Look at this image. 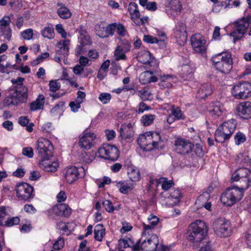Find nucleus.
<instances>
[{"mask_svg": "<svg viewBox=\"0 0 251 251\" xmlns=\"http://www.w3.org/2000/svg\"><path fill=\"white\" fill-rule=\"evenodd\" d=\"M212 65L222 73L228 74L232 69V58L230 52H222L213 55L211 59Z\"/></svg>", "mask_w": 251, "mask_h": 251, "instance_id": "nucleus-1", "label": "nucleus"}, {"mask_svg": "<svg viewBox=\"0 0 251 251\" xmlns=\"http://www.w3.org/2000/svg\"><path fill=\"white\" fill-rule=\"evenodd\" d=\"M207 232L205 223L201 220H197L190 225L187 238L189 241L199 243L204 239Z\"/></svg>", "mask_w": 251, "mask_h": 251, "instance_id": "nucleus-2", "label": "nucleus"}, {"mask_svg": "<svg viewBox=\"0 0 251 251\" xmlns=\"http://www.w3.org/2000/svg\"><path fill=\"white\" fill-rule=\"evenodd\" d=\"M244 189L237 187L227 188L221 196V201L224 205L230 206L241 200L244 195Z\"/></svg>", "mask_w": 251, "mask_h": 251, "instance_id": "nucleus-3", "label": "nucleus"}, {"mask_svg": "<svg viewBox=\"0 0 251 251\" xmlns=\"http://www.w3.org/2000/svg\"><path fill=\"white\" fill-rule=\"evenodd\" d=\"M234 122L233 120L225 122L222 126L216 130L215 136L217 142L223 143L230 138L236 127Z\"/></svg>", "mask_w": 251, "mask_h": 251, "instance_id": "nucleus-4", "label": "nucleus"}, {"mask_svg": "<svg viewBox=\"0 0 251 251\" xmlns=\"http://www.w3.org/2000/svg\"><path fill=\"white\" fill-rule=\"evenodd\" d=\"M251 20L250 16L243 17L237 20L234 23L233 30L230 35L233 37V43H235L237 40L241 39L245 35Z\"/></svg>", "mask_w": 251, "mask_h": 251, "instance_id": "nucleus-5", "label": "nucleus"}, {"mask_svg": "<svg viewBox=\"0 0 251 251\" xmlns=\"http://www.w3.org/2000/svg\"><path fill=\"white\" fill-rule=\"evenodd\" d=\"M36 151L42 159L49 160L53 156V147L47 139L40 138L36 143Z\"/></svg>", "mask_w": 251, "mask_h": 251, "instance_id": "nucleus-6", "label": "nucleus"}, {"mask_svg": "<svg viewBox=\"0 0 251 251\" xmlns=\"http://www.w3.org/2000/svg\"><path fill=\"white\" fill-rule=\"evenodd\" d=\"M212 226L214 233L219 237H226L230 234V223L225 218L216 219L213 222Z\"/></svg>", "mask_w": 251, "mask_h": 251, "instance_id": "nucleus-7", "label": "nucleus"}, {"mask_svg": "<svg viewBox=\"0 0 251 251\" xmlns=\"http://www.w3.org/2000/svg\"><path fill=\"white\" fill-rule=\"evenodd\" d=\"M232 96L236 99H246L251 97V84L242 81L234 85L231 89Z\"/></svg>", "mask_w": 251, "mask_h": 251, "instance_id": "nucleus-8", "label": "nucleus"}, {"mask_svg": "<svg viewBox=\"0 0 251 251\" xmlns=\"http://www.w3.org/2000/svg\"><path fill=\"white\" fill-rule=\"evenodd\" d=\"M99 156L112 161L117 160L119 156V151L114 145L104 144L98 151Z\"/></svg>", "mask_w": 251, "mask_h": 251, "instance_id": "nucleus-9", "label": "nucleus"}, {"mask_svg": "<svg viewBox=\"0 0 251 251\" xmlns=\"http://www.w3.org/2000/svg\"><path fill=\"white\" fill-rule=\"evenodd\" d=\"M231 179L234 181H238L241 180L245 183L241 189L244 190L247 189L251 184V172L246 168H240L235 170L232 174Z\"/></svg>", "mask_w": 251, "mask_h": 251, "instance_id": "nucleus-10", "label": "nucleus"}, {"mask_svg": "<svg viewBox=\"0 0 251 251\" xmlns=\"http://www.w3.org/2000/svg\"><path fill=\"white\" fill-rule=\"evenodd\" d=\"M16 191L17 196L21 200L29 201L34 197L33 187L27 183L17 184Z\"/></svg>", "mask_w": 251, "mask_h": 251, "instance_id": "nucleus-11", "label": "nucleus"}, {"mask_svg": "<svg viewBox=\"0 0 251 251\" xmlns=\"http://www.w3.org/2000/svg\"><path fill=\"white\" fill-rule=\"evenodd\" d=\"M175 150L180 154L185 155L191 152L194 145L189 140L177 138L175 141Z\"/></svg>", "mask_w": 251, "mask_h": 251, "instance_id": "nucleus-12", "label": "nucleus"}, {"mask_svg": "<svg viewBox=\"0 0 251 251\" xmlns=\"http://www.w3.org/2000/svg\"><path fill=\"white\" fill-rule=\"evenodd\" d=\"M182 5L179 0H166L165 2V10L167 14L170 16H175L181 12Z\"/></svg>", "mask_w": 251, "mask_h": 251, "instance_id": "nucleus-13", "label": "nucleus"}, {"mask_svg": "<svg viewBox=\"0 0 251 251\" xmlns=\"http://www.w3.org/2000/svg\"><path fill=\"white\" fill-rule=\"evenodd\" d=\"M237 115L244 120L251 118V102L246 101L241 102L236 107Z\"/></svg>", "mask_w": 251, "mask_h": 251, "instance_id": "nucleus-14", "label": "nucleus"}, {"mask_svg": "<svg viewBox=\"0 0 251 251\" xmlns=\"http://www.w3.org/2000/svg\"><path fill=\"white\" fill-rule=\"evenodd\" d=\"M191 43L194 50L198 53H203L206 50V41L199 34L192 35Z\"/></svg>", "mask_w": 251, "mask_h": 251, "instance_id": "nucleus-15", "label": "nucleus"}, {"mask_svg": "<svg viewBox=\"0 0 251 251\" xmlns=\"http://www.w3.org/2000/svg\"><path fill=\"white\" fill-rule=\"evenodd\" d=\"M9 91H11L13 94H15L19 101L22 102L26 101L28 97L27 89L24 85H16L13 88H11Z\"/></svg>", "mask_w": 251, "mask_h": 251, "instance_id": "nucleus-16", "label": "nucleus"}, {"mask_svg": "<svg viewBox=\"0 0 251 251\" xmlns=\"http://www.w3.org/2000/svg\"><path fill=\"white\" fill-rule=\"evenodd\" d=\"M51 212L56 216L68 217L72 212V210L65 203H60L53 206L50 210Z\"/></svg>", "mask_w": 251, "mask_h": 251, "instance_id": "nucleus-17", "label": "nucleus"}, {"mask_svg": "<svg viewBox=\"0 0 251 251\" xmlns=\"http://www.w3.org/2000/svg\"><path fill=\"white\" fill-rule=\"evenodd\" d=\"M96 139V135L93 133H87L80 138L79 145L85 150L90 149L92 145L93 142Z\"/></svg>", "mask_w": 251, "mask_h": 251, "instance_id": "nucleus-18", "label": "nucleus"}, {"mask_svg": "<svg viewBox=\"0 0 251 251\" xmlns=\"http://www.w3.org/2000/svg\"><path fill=\"white\" fill-rule=\"evenodd\" d=\"M157 238L156 235H153L147 241L145 240L141 244V250L145 251H155L158 245Z\"/></svg>", "mask_w": 251, "mask_h": 251, "instance_id": "nucleus-19", "label": "nucleus"}, {"mask_svg": "<svg viewBox=\"0 0 251 251\" xmlns=\"http://www.w3.org/2000/svg\"><path fill=\"white\" fill-rule=\"evenodd\" d=\"M224 105L219 101H216L209 107V114L214 118H217L222 115L225 111Z\"/></svg>", "mask_w": 251, "mask_h": 251, "instance_id": "nucleus-20", "label": "nucleus"}, {"mask_svg": "<svg viewBox=\"0 0 251 251\" xmlns=\"http://www.w3.org/2000/svg\"><path fill=\"white\" fill-rule=\"evenodd\" d=\"M79 175L78 169L75 166L68 168L65 175V177L69 183H73L76 181Z\"/></svg>", "mask_w": 251, "mask_h": 251, "instance_id": "nucleus-21", "label": "nucleus"}, {"mask_svg": "<svg viewBox=\"0 0 251 251\" xmlns=\"http://www.w3.org/2000/svg\"><path fill=\"white\" fill-rule=\"evenodd\" d=\"M49 160L42 159L39 162V166L41 168L46 172H55L58 167V163L53 162L50 163Z\"/></svg>", "mask_w": 251, "mask_h": 251, "instance_id": "nucleus-22", "label": "nucleus"}, {"mask_svg": "<svg viewBox=\"0 0 251 251\" xmlns=\"http://www.w3.org/2000/svg\"><path fill=\"white\" fill-rule=\"evenodd\" d=\"M127 174L131 181H137L140 179V174L138 169L135 166H128L127 167Z\"/></svg>", "mask_w": 251, "mask_h": 251, "instance_id": "nucleus-23", "label": "nucleus"}, {"mask_svg": "<svg viewBox=\"0 0 251 251\" xmlns=\"http://www.w3.org/2000/svg\"><path fill=\"white\" fill-rule=\"evenodd\" d=\"M148 220L149 221V224L147 225L145 223H143V224L144 227L143 234H144L146 230L153 229L159 221V219L156 216L154 215H151V217H149Z\"/></svg>", "mask_w": 251, "mask_h": 251, "instance_id": "nucleus-24", "label": "nucleus"}, {"mask_svg": "<svg viewBox=\"0 0 251 251\" xmlns=\"http://www.w3.org/2000/svg\"><path fill=\"white\" fill-rule=\"evenodd\" d=\"M70 41L69 40H64L57 43V47L59 50H56L58 54H63L65 55L68 54L69 51V45Z\"/></svg>", "mask_w": 251, "mask_h": 251, "instance_id": "nucleus-25", "label": "nucleus"}, {"mask_svg": "<svg viewBox=\"0 0 251 251\" xmlns=\"http://www.w3.org/2000/svg\"><path fill=\"white\" fill-rule=\"evenodd\" d=\"M45 102V97L40 95L35 101L30 103V109L31 111H35L43 108Z\"/></svg>", "mask_w": 251, "mask_h": 251, "instance_id": "nucleus-26", "label": "nucleus"}, {"mask_svg": "<svg viewBox=\"0 0 251 251\" xmlns=\"http://www.w3.org/2000/svg\"><path fill=\"white\" fill-rule=\"evenodd\" d=\"M105 229L101 224L96 225L94 228L95 239L99 241H102V239L105 234Z\"/></svg>", "mask_w": 251, "mask_h": 251, "instance_id": "nucleus-27", "label": "nucleus"}, {"mask_svg": "<svg viewBox=\"0 0 251 251\" xmlns=\"http://www.w3.org/2000/svg\"><path fill=\"white\" fill-rule=\"evenodd\" d=\"M212 93L211 85L208 83H205L202 85L198 93L201 99H204L210 96Z\"/></svg>", "mask_w": 251, "mask_h": 251, "instance_id": "nucleus-28", "label": "nucleus"}, {"mask_svg": "<svg viewBox=\"0 0 251 251\" xmlns=\"http://www.w3.org/2000/svg\"><path fill=\"white\" fill-rule=\"evenodd\" d=\"M161 36L162 37V39L158 40L156 37H154L151 35H144V36L143 41L147 43L151 44L155 43L159 44L160 43L161 44H162L163 46H165V44L164 43V41L165 39L166 38L165 34H162Z\"/></svg>", "mask_w": 251, "mask_h": 251, "instance_id": "nucleus-29", "label": "nucleus"}, {"mask_svg": "<svg viewBox=\"0 0 251 251\" xmlns=\"http://www.w3.org/2000/svg\"><path fill=\"white\" fill-rule=\"evenodd\" d=\"M128 11L130 13L131 18L133 21L137 20V16H140V13L138 9V5L135 2H130L128 5Z\"/></svg>", "mask_w": 251, "mask_h": 251, "instance_id": "nucleus-30", "label": "nucleus"}, {"mask_svg": "<svg viewBox=\"0 0 251 251\" xmlns=\"http://www.w3.org/2000/svg\"><path fill=\"white\" fill-rule=\"evenodd\" d=\"M211 187H208V190L204 192L201 195L197 200L195 205L199 206L200 204H201V203H203L208 201L210 197V192Z\"/></svg>", "mask_w": 251, "mask_h": 251, "instance_id": "nucleus-31", "label": "nucleus"}, {"mask_svg": "<svg viewBox=\"0 0 251 251\" xmlns=\"http://www.w3.org/2000/svg\"><path fill=\"white\" fill-rule=\"evenodd\" d=\"M19 102L18 98L11 91H9L8 96L4 100V104L6 105H16Z\"/></svg>", "mask_w": 251, "mask_h": 251, "instance_id": "nucleus-32", "label": "nucleus"}, {"mask_svg": "<svg viewBox=\"0 0 251 251\" xmlns=\"http://www.w3.org/2000/svg\"><path fill=\"white\" fill-rule=\"evenodd\" d=\"M119 132L120 133V137L122 139H130L133 136V134H132L130 129L126 126H122L119 129Z\"/></svg>", "mask_w": 251, "mask_h": 251, "instance_id": "nucleus-33", "label": "nucleus"}, {"mask_svg": "<svg viewBox=\"0 0 251 251\" xmlns=\"http://www.w3.org/2000/svg\"><path fill=\"white\" fill-rule=\"evenodd\" d=\"M156 181L158 183H161L163 190L167 191L174 185V183L171 180H168L166 177H160L156 179Z\"/></svg>", "mask_w": 251, "mask_h": 251, "instance_id": "nucleus-34", "label": "nucleus"}, {"mask_svg": "<svg viewBox=\"0 0 251 251\" xmlns=\"http://www.w3.org/2000/svg\"><path fill=\"white\" fill-rule=\"evenodd\" d=\"M117 27L116 23L109 24L106 28L105 34H99L98 36L101 38H106L109 35H113Z\"/></svg>", "mask_w": 251, "mask_h": 251, "instance_id": "nucleus-35", "label": "nucleus"}, {"mask_svg": "<svg viewBox=\"0 0 251 251\" xmlns=\"http://www.w3.org/2000/svg\"><path fill=\"white\" fill-rule=\"evenodd\" d=\"M57 12L60 18L64 19L70 18L72 15L69 10L65 6L60 7Z\"/></svg>", "mask_w": 251, "mask_h": 251, "instance_id": "nucleus-36", "label": "nucleus"}, {"mask_svg": "<svg viewBox=\"0 0 251 251\" xmlns=\"http://www.w3.org/2000/svg\"><path fill=\"white\" fill-rule=\"evenodd\" d=\"M171 114L174 117L176 120L184 119L185 116L183 114L180 109L178 107L173 106L171 109Z\"/></svg>", "mask_w": 251, "mask_h": 251, "instance_id": "nucleus-37", "label": "nucleus"}, {"mask_svg": "<svg viewBox=\"0 0 251 251\" xmlns=\"http://www.w3.org/2000/svg\"><path fill=\"white\" fill-rule=\"evenodd\" d=\"M155 116L152 114L144 115L141 120L142 124L145 126H149L153 123Z\"/></svg>", "mask_w": 251, "mask_h": 251, "instance_id": "nucleus-38", "label": "nucleus"}, {"mask_svg": "<svg viewBox=\"0 0 251 251\" xmlns=\"http://www.w3.org/2000/svg\"><path fill=\"white\" fill-rule=\"evenodd\" d=\"M119 245L123 248L128 247L131 248L133 246V242L128 237L126 238L120 239L119 241Z\"/></svg>", "mask_w": 251, "mask_h": 251, "instance_id": "nucleus-39", "label": "nucleus"}, {"mask_svg": "<svg viewBox=\"0 0 251 251\" xmlns=\"http://www.w3.org/2000/svg\"><path fill=\"white\" fill-rule=\"evenodd\" d=\"M130 44L127 40H124L122 42L121 44L118 46L116 48V52H118L119 49L123 50V51L127 52L130 50Z\"/></svg>", "mask_w": 251, "mask_h": 251, "instance_id": "nucleus-40", "label": "nucleus"}, {"mask_svg": "<svg viewBox=\"0 0 251 251\" xmlns=\"http://www.w3.org/2000/svg\"><path fill=\"white\" fill-rule=\"evenodd\" d=\"M42 35L45 38L49 39L54 37V29L51 27H46L42 31Z\"/></svg>", "mask_w": 251, "mask_h": 251, "instance_id": "nucleus-41", "label": "nucleus"}, {"mask_svg": "<svg viewBox=\"0 0 251 251\" xmlns=\"http://www.w3.org/2000/svg\"><path fill=\"white\" fill-rule=\"evenodd\" d=\"M246 140L245 135L241 132H237L234 136L235 143L237 145L245 142Z\"/></svg>", "mask_w": 251, "mask_h": 251, "instance_id": "nucleus-42", "label": "nucleus"}, {"mask_svg": "<svg viewBox=\"0 0 251 251\" xmlns=\"http://www.w3.org/2000/svg\"><path fill=\"white\" fill-rule=\"evenodd\" d=\"M147 134V132H146L144 134L141 135L138 138V144L141 146H148L150 144V143H147V140H150V139H148Z\"/></svg>", "mask_w": 251, "mask_h": 251, "instance_id": "nucleus-43", "label": "nucleus"}, {"mask_svg": "<svg viewBox=\"0 0 251 251\" xmlns=\"http://www.w3.org/2000/svg\"><path fill=\"white\" fill-rule=\"evenodd\" d=\"M49 56V53L48 52H44L39 55L35 60H33L31 62V65L33 66H35L39 64L41 62L43 61L44 59H45Z\"/></svg>", "mask_w": 251, "mask_h": 251, "instance_id": "nucleus-44", "label": "nucleus"}, {"mask_svg": "<svg viewBox=\"0 0 251 251\" xmlns=\"http://www.w3.org/2000/svg\"><path fill=\"white\" fill-rule=\"evenodd\" d=\"M182 32H187L186 27L185 23L180 22L177 24L175 33L179 34Z\"/></svg>", "mask_w": 251, "mask_h": 251, "instance_id": "nucleus-45", "label": "nucleus"}, {"mask_svg": "<svg viewBox=\"0 0 251 251\" xmlns=\"http://www.w3.org/2000/svg\"><path fill=\"white\" fill-rule=\"evenodd\" d=\"M176 38L180 44H184L186 42L187 39V32H182L179 34H175Z\"/></svg>", "mask_w": 251, "mask_h": 251, "instance_id": "nucleus-46", "label": "nucleus"}, {"mask_svg": "<svg viewBox=\"0 0 251 251\" xmlns=\"http://www.w3.org/2000/svg\"><path fill=\"white\" fill-rule=\"evenodd\" d=\"M0 31L2 33V35H3L5 38L9 41L11 37V29L10 27H0Z\"/></svg>", "mask_w": 251, "mask_h": 251, "instance_id": "nucleus-47", "label": "nucleus"}, {"mask_svg": "<svg viewBox=\"0 0 251 251\" xmlns=\"http://www.w3.org/2000/svg\"><path fill=\"white\" fill-rule=\"evenodd\" d=\"M147 134L148 139L152 141H161V136L159 132H148Z\"/></svg>", "mask_w": 251, "mask_h": 251, "instance_id": "nucleus-48", "label": "nucleus"}, {"mask_svg": "<svg viewBox=\"0 0 251 251\" xmlns=\"http://www.w3.org/2000/svg\"><path fill=\"white\" fill-rule=\"evenodd\" d=\"M133 189V185L131 183H126L124 185H122L119 188V191L122 194H126L129 190Z\"/></svg>", "mask_w": 251, "mask_h": 251, "instance_id": "nucleus-49", "label": "nucleus"}, {"mask_svg": "<svg viewBox=\"0 0 251 251\" xmlns=\"http://www.w3.org/2000/svg\"><path fill=\"white\" fill-rule=\"evenodd\" d=\"M223 2L225 4V8L232 7L233 6L238 7L240 4L239 0H226Z\"/></svg>", "mask_w": 251, "mask_h": 251, "instance_id": "nucleus-50", "label": "nucleus"}, {"mask_svg": "<svg viewBox=\"0 0 251 251\" xmlns=\"http://www.w3.org/2000/svg\"><path fill=\"white\" fill-rule=\"evenodd\" d=\"M111 96L109 93H104L100 95L99 99L103 104H106L110 101L111 100Z\"/></svg>", "mask_w": 251, "mask_h": 251, "instance_id": "nucleus-51", "label": "nucleus"}, {"mask_svg": "<svg viewBox=\"0 0 251 251\" xmlns=\"http://www.w3.org/2000/svg\"><path fill=\"white\" fill-rule=\"evenodd\" d=\"M151 109V107L149 106H148L145 103L141 102H140L136 109V112L138 114L143 113L145 111L149 110Z\"/></svg>", "mask_w": 251, "mask_h": 251, "instance_id": "nucleus-52", "label": "nucleus"}, {"mask_svg": "<svg viewBox=\"0 0 251 251\" xmlns=\"http://www.w3.org/2000/svg\"><path fill=\"white\" fill-rule=\"evenodd\" d=\"M102 205L105 210L108 212H112L114 210L112 202L109 200L104 201Z\"/></svg>", "mask_w": 251, "mask_h": 251, "instance_id": "nucleus-53", "label": "nucleus"}, {"mask_svg": "<svg viewBox=\"0 0 251 251\" xmlns=\"http://www.w3.org/2000/svg\"><path fill=\"white\" fill-rule=\"evenodd\" d=\"M50 90V91L55 92L59 90L60 87V84L57 82V80H51L49 83Z\"/></svg>", "mask_w": 251, "mask_h": 251, "instance_id": "nucleus-54", "label": "nucleus"}, {"mask_svg": "<svg viewBox=\"0 0 251 251\" xmlns=\"http://www.w3.org/2000/svg\"><path fill=\"white\" fill-rule=\"evenodd\" d=\"M33 30L31 28L27 29L22 32V36L24 39L30 40L33 37Z\"/></svg>", "mask_w": 251, "mask_h": 251, "instance_id": "nucleus-55", "label": "nucleus"}, {"mask_svg": "<svg viewBox=\"0 0 251 251\" xmlns=\"http://www.w3.org/2000/svg\"><path fill=\"white\" fill-rule=\"evenodd\" d=\"M64 246V239L62 238H59L58 240L53 244V248L55 250H59Z\"/></svg>", "mask_w": 251, "mask_h": 251, "instance_id": "nucleus-56", "label": "nucleus"}, {"mask_svg": "<svg viewBox=\"0 0 251 251\" xmlns=\"http://www.w3.org/2000/svg\"><path fill=\"white\" fill-rule=\"evenodd\" d=\"M20 222V219L18 217H13L9 219L5 222L6 226H11L14 225H18Z\"/></svg>", "mask_w": 251, "mask_h": 251, "instance_id": "nucleus-57", "label": "nucleus"}, {"mask_svg": "<svg viewBox=\"0 0 251 251\" xmlns=\"http://www.w3.org/2000/svg\"><path fill=\"white\" fill-rule=\"evenodd\" d=\"M126 52L123 51V50H121L119 49V50L118 52H116V49L114 52V55L116 57V60L117 61L120 60H126V56L125 54Z\"/></svg>", "mask_w": 251, "mask_h": 251, "instance_id": "nucleus-58", "label": "nucleus"}, {"mask_svg": "<svg viewBox=\"0 0 251 251\" xmlns=\"http://www.w3.org/2000/svg\"><path fill=\"white\" fill-rule=\"evenodd\" d=\"M143 57L146 58L147 60H141V57H139L140 59V61L142 62L144 64H150V63L151 62V54L150 52L147 51L145 52L143 54Z\"/></svg>", "mask_w": 251, "mask_h": 251, "instance_id": "nucleus-59", "label": "nucleus"}, {"mask_svg": "<svg viewBox=\"0 0 251 251\" xmlns=\"http://www.w3.org/2000/svg\"><path fill=\"white\" fill-rule=\"evenodd\" d=\"M79 33L80 34V35L81 36H84L83 38L86 41V43H85V44L89 45L91 44V39H90V37L86 36V34L87 33L86 29L83 28V27L82 26H81V27L80 28L79 30Z\"/></svg>", "mask_w": 251, "mask_h": 251, "instance_id": "nucleus-60", "label": "nucleus"}, {"mask_svg": "<svg viewBox=\"0 0 251 251\" xmlns=\"http://www.w3.org/2000/svg\"><path fill=\"white\" fill-rule=\"evenodd\" d=\"M170 195L172 198L177 200L178 201H179V200L181 197V193L178 189L172 190Z\"/></svg>", "mask_w": 251, "mask_h": 251, "instance_id": "nucleus-61", "label": "nucleus"}, {"mask_svg": "<svg viewBox=\"0 0 251 251\" xmlns=\"http://www.w3.org/2000/svg\"><path fill=\"white\" fill-rule=\"evenodd\" d=\"M117 32L121 36H124L126 34V30L125 26L122 24L117 25Z\"/></svg>", "mask_w": 251, "mask_h": 251, "instance_id": "nucleus-62", "label": "nucleus"}, {"mask_svg": "<svg viewBox=\"0 0 251 251\" xmlns=\"http://www.w3.org/2000/svg\"><path fill=\"white\" fill-rule=\"evenodd\" d=\"M23 154L29 158H31L33 156V151L31 148H25L23 150Z\"/></svg>", "mask_w": 251, "mask_h": 251, "instance_id": "nucleus-63", "label": "nucleus"}, {"mask_svg": "<svg viewBox=\"0 0 251 251\" xmlns=\"http://www.w3.org/2000/svg\"><path fill=\"white\" fill-rule=\"evenodd\" d=\"M105 135L108 140H113L116 136V133L113 130L106 129L105 130Z\"/></svg>", "mask_w": 251, "mask_h": 251, "instance_id": "nucleus-64", "label": "nucleus"}]
</instances>
